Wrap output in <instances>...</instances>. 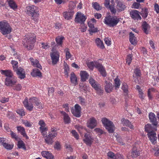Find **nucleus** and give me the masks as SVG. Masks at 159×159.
<instances>
[{
	"instance_id": "2",
	"label": "nucleus",
	"mask_w": 159,
	"mask_h": 159,
	"mask_svg": "<svg viewBox=\"0 0 159 159\" xmlns=\"http://www.w3.org/2000/svg\"><path fill=\"white\" fill-rule=\"evenodd\" d=\"M35 36L33 33H29L26 35L23 40V44L27 49H32L34 47V43L35 42Z\"/></svg>"
},
{
	"instance_id": "19",
	"label": "nucleus",
	"mask_w": 159,
	"mask_h": 159,
	"mask_svg": "<svg viewBox=\"0 0 159 159\" xmlns=\"http://www.w3.org/2000/svg\"><path fill=\"white\" fill-rule=\"evenodd\" d=\"M17 74L18 77L21 79L25 77V72L24 70L21 67H19L18 69L15 71Z\"/></svg>"
},
{
	"instance_id": "35",
	"label": "nucleus",
	"mask_w": 159,
	"mask_h": 159,
	"mask_svg": "<svg viewBox=\"0 0 159 159\" xmlns=\"http://www.w3.org/2000/svg\"><path fill=\"white\" fill-rule=\"evenodd\" d=\"M123 123L124 125L127 126H128L130 129H134V126L131 124V123L128 120H125L123 119Z\"/></svg>"
},
{
	"instance_id": "62",
	"label": "nucleus",
	"mask_w": 159,
	"mask_h": 159,
	"mask_svg": "<svg viewBox=\"0 0 159 159\" xmlns=\"http://www.w3.org/2000/svg\"><path fill=\"white\" fill-rule=\"evenodd\" d=\"M71 133L74 137L77 139H78L79 138V136L77 132L75 130H73L71 132Z\"/></svg>"
},
{
	"instance_id": "24",
	"label": "nucleus",
	"mask_w": 159,
	"mask_h": 159,
	"mask_svg": "<svg viewBox=\"0 0 159 159\" xmlns=\"http://www.w3.org/2000/svg\"><path fill=\"white\" fill-rule=\"evenodd\" d=\"M31 62V65L37 68L42 69V66L39 63V61L36 59H34L33 58L31 57L30 59Z\"/></svg>"
},
{
	"instance_id": "44",
	"label": "nucleus",
	"mask_w": 159,
	"mask_h": 159,
	"mask_svg": "<svg viewBox=\"0 0 159 159\" xmlns=\"http://www.w3.org/2000/svg\"><path fill=\"white\" fill-rule=\"evenodd\" d=\"M115 81V87L116 89H117L119 88L120 85V80L117 78H116L114 80Z\"/></svg>"
},
{
	"instance_id": "56",
	"label": "nucleus",
	"mask_w": 159,
	"mask_h": 159,
	"mask_svg": "<svg viewBox=\"0 0 159 159\" xmlns=\"http://www.w3.org/2000/svg\"><path fill=\"white\" fill-rule=\"evenodd\" d=\"M79 101L80 103L83 105H84L85 103V101L84 98H82L81 97H79L78 98Z\"/></svg>"
},
{
	"instance_id": "27",
	"label": "nucleus",
	"mask_w": 159,
	"mask_h": 159,
	"mask_svg": "<svg viewBox=\"0 0 159 159\" xmlns=\"http://www.w3.org/2000/svg\"><path fill=\"white\" fill-rule=\"evenodd\" d=\"M70 80L71 83L74 85L78 84L77 78L76 76L73 72H72L70 74Z\"/></svg>"
},
{
	"instance_id": "51",
	"label": "nucleus",
	"mask_w": 159,
	"mask_h": 159,
	"mask_svg": "<svg viewBox=\"0 0 159 159\" xmlns=\"http://www.w3.org/2000/svg\"><path fill=\"white\" fill-rule=\"evenodd\" d=\"M80 88L81 91H86L87 90L86 86L83 83H80L79 84Z\"/></svg>"
},
{
	"instance_id": "28",
	"label": "nucleus",
	"mask_w": 159,
	"mask_h": 159,
	"mask_svg": "<svg viewBox=\"0 0 159 159\" xmlns=\"http://www.w3.org/2000/svg\"><path fill=\"white\" fill-rule=\"evenodd\" d=\"M125 8V5L123 2L118 1L116 5V8L118 11H123Z\"/></svg>"
},
{
	"instance_id": "23",
	"label": "nucleus",
	"mask_w": 159,
	"mask_h": 159,
	"mask_svg": "<svg viewBox=\"0 0 159 159\" xmlns=\"http://www.w3.org/2000/svg\"><path fill=\"white\" fill-rule=\"evenodd\" d=\"M31 74L34 77L38 76L39 77H41L42 76L41 73L37 68L34 69L31 72Z\"/></svg>"
},
{
	"instance_id": "9",
	"label": "nucleus",
	"mask_w": 159,
	"mask_h": 159,
	"mask_svg": "<svg viewBox=\"0 0 159 159\" xmlns=\"http://www.w3.org/2000/svg\"><path fill=\"white\" fill-rule=\"evenodd\" d=\"M57 135V133L56 130L53 128H52L48 134L46 135L45 137V142L48 144H52L53 142L52 139L55 138Z\"/></svg>"
},
{
	"instance_id": "8",
	"label": "nucleus",
	"mask_w": 159,
	"mask_h": 159,
	"mask_svg": "<svg viewBox=\"0 0 159 159\" xmlns=\"http://www.w3.org/2000/svg\"><path fill=\"white\" fill-rule=\"evenodd\" d=\"M89 83L97 92V93L101 95L103 93V90L101 88L100 85L92 78L90 77L89 80Z\"/></svg>"
},
{
	"instance_id": "43",
	"label": "nucleus",
	"mask_w": 159,
	"mask_h": 159,
	"mask_svg": "<svg viewBox=\"0 0 159 159\" xmlns=\"http://www.w3.org/2000/svg\"><path fill=\"white\" fill-rule=\"evenodd\" d=\"M92 4L93 8L96 10L99 11L101 9V7L97 2H93Z\"/></svg>"
},
{
	"instance_id": "1",
	"label": "nucleus",
	"mask_w": 159,
	"mask_h": 159,
	"mask_svg": "<svg viewBox=\"0 0 159 159\" xmlns=\"http://www.w3.org/2000/svg\"><path fill=\"white\" fill-rule=\"evenodd\" d=\"M23 103L25 107L30 111H31L33 110V104L34 103H35L37 108H39L40 109L42 108V103L36 97L30 98L29 99V103L28 102L27 99H25V100L23 102Z\"/></svg>"
},
{
	"instance_id": "26",
	"label": "nucleus",
	"mask_w": 159,
	"mask_h": 159,
	"mask_svg": "<svg viewBox=\"0 0 159 159\" xmlns=\"http://www.w3.org/2000/svg\"><path fill=\"white\" fill-rule=\"evenodd\" d=\"M88 25L89 27V31L91 33H95L98 31L97 28L94 26V24L92 21H89L88 22Z\"/></svg>"
},
{
	"instance_id": "36",
	"label": "nucleus",
	"mask_w": 159,
	"mask_h": 159,
	"mask_svg": "<svg viewBox=\"0 0 159 159\" xmlns=\"http://www.w3.org/2000/svg\"><path fill=\"white\" fill-rule=\"evenodd\" d=\"M96 43L97 45L99 47L102 49H103L104 48V46L103 45V42L99 38H97L96 39Z\"/></svg>"
},
{
	"instance_id": "30",
	"label": "nucleus",
	"mask_w": 159,
	"mask_h": 159,
	"mask_svg": "<svg viewBox=\"0 0 159 159\" xmlns=\"http://www.w3.org/2000/svg\"><path fill=\"white\" fill-rule=\"evenodd\" d=\"M61 114L64 116V120L65 123L69 124L70 122V118L68 115L64 111H60Z\"/></svg>"
},
{
	"instance_id": "54",
	"label": "nucleus",
	"mask_w": 159,
	"mask_h": 159,
	"mask_svg": "<svg viewBox=\"0 0 159 159\" xmlns=\"http://www.w3.org/2000/svg\"><path fill=\"white\" fill-rule=\"evenodd\" d=\"M16 112L20 116H23L25 115V112L23 109H18Z\"/></svg>"
},
{
	"instance_id": "20",
	"label": "nucleus",
	"mask_w": 159,
	"mask_h": 159,
	"mask_svg": "<svg viewBox=\"0 0 159 159\" xmlns=\"http://www.w3.org/2000/svg\"><path fill=\"white\" fill-rule=\"evenodd\" d=\"M148 137L152 143H155L157 139L156 134L154 131H152L148 134Z\"/></svg>"
},
{
	"instance_id": "48",
	"label": "nucleus",
	"mask_w": 159,
	"mask_h": 159,
	"mask_svg": "<svg viewBox=\"0 0 159 159\" xmlns=\"http://www.w3.org/2000/svg\"><path fill=\"white\" fill-rule=\"evenodd\" d=\"M22 123L26 126L30 127L32 126V124L27 120H23L22 121Z\"/></svg>"
},
{
	"instance_id": "7",
	"label": "nucleus",
	"mask_w": 159,
	"mask_h": 159,
	"mask_svg": "<svg viewBox=\"0 0 159 159\" xmlns=\"http://www.w3.org/2000/svg\"><path fill=\"white\" fill-rule=\"evenodd\" d=\"M102 124L109 133H113L115 127L113 122L106 118H103L102 120Z\"/></svg>"
},
{
	"instance_id": "45",
	"label": "nucleus",
	"mask_w": 159,
	"mask_h": 159,
	"mask_svg": "<svg viewBox=\"0 0 159 159\" xmlns=\"http://www.w3.org/2000/svg\"><path fill=\"white\" fill-rule=\"evenodd\" d=\"M11 63L13 65V67L14 71L18 69V62L14 60H12Z\"/></svg>"
},
{
	"instance_id": "17",
	"label": "nucleus",
	"mask_w": 159,
	"mask_h": 159,
	"mask_svg": "<svg viewBox=\"0 0 159 159\" xmlns=\"http://www.w3.org/2000/svg\"><path fill=\"white\" fill-rule=\"evenodd\" d=\"M85 138L83 139L84 142L88 145L90 146L93 141V139L89 134L86 133L84 134Z\"/></svg>"
},
{
	"instance_id": "15",
	"label": "nucleus",
	"mask_w": 159,
	"mask_h": 159,
	"mask_svg": "<svg viewBox=\"0 0 159 159\" xmlns=\"http://www.w3.org/2000/svg\"><path fill=\"white\" fill-rule=\"evenodd\" d=\"M16 82V80L13 77L10 78V77H6L5 79V84L8 86L12 87Z\"/></svg>"
},
{
	"instance_id": "6",
	"label": "nucleus",
	"mask_w": 159,
	"mask_h": 159,
	"mask_svg": "<svg viewBox=\"0 0 159 159\" xmlns=\"http://www.w3.org/2000/svg\"><path fill=\"white\" fill-rule=\"evenodd\" d=\"M119 21V19L116 16H109L105 18L104 22L110 27H113L116 25Z\"/></svg>"
},
{
	"instance_id": "50",
	"label": "nucleus",
	"mask_w": 159,
	"mask_h": 159,
	"mask_svg": "<svg viewBox=\"0 0 159 159\" xmlns=\"http://www.w3.org/2000/svg\"><path fill=\"white\" fill-rule=\"evenodd\" d=\"M65 51L66 52V59L68 60L71 57V54L70 53L69 49L68 48H66Z\"/></svg>"
},
{
	"instance_id": "21",
	"label": "nucleus",
	"mask_w": 159,
	"mask_h": 159,
	"mask_svg": "<svg viewBox=\"0 0 159 159\" xmlns=\"http://www.w3.org/2000/svg\"><path fill=\"white\" fill-rule=\"evenodd\" d=\"M74 11L73 10H69L68 12H64L63 16L65 19L68 20L72 18L74 14Z\"/></svg>"
},
{
	"instance_id": "3",
	"label": "nucleus",
	"mask_w": 159,
	"mask_h": 159,
	"mask_svg": "<svg viewBox=\"0 0 159 159\" xmlns=\"http://www.w3.org/2000/svg\"><path fill=\"white\" fill-rule=\"evenodd\" d=\"M27 14L30 16L31 19L35 22H37L39 15L38 8L36 6L32 5L26 7Z\"/></svg>"
},
{
	"instance_id": "52",
	"label": "nucleus",
	"mask_w": 159,
	"mask_h": 159,
	"mask_svg": "<svg viewBox=\"0 0 159 159\" xmlns=\"http://www.w3.org/2000/svg\"><path fill=\"white\" fill-rule=\"evenodd\" d=\"M10 132L11 137L12 138L16 140H18L19 139V138L18 136L16 135V134L15 133H14L11 130H10Z\"/></svg>"
},
{
	"instance_id": "5",
	"label": "nucleus",
	"mask_w": 159,
	"mask_h": 159,
	"mask_svg": "<svg viewBox=\"0 0 159 159\" xmlns=\"http://www.w3.org/2000/svg\"><path fill=\"white\" fill-rule=\"evenodd\" d=\"M12 28L7 21L4 20L0 22V32L4 35L10 34Z\"/></svg>"
},
{
	"instance_id": "60",
	"label": "nucleus",
	"mask_w": 159,
	"mask_h": 159,
	"mask_svg": "<svg viewBox=\"0 0 159 159\" xmlns=\"http://www.w3.org/2000/svg\"><path fill=\"white\" fill-rule=\"evenodd\" d=\"M54 91V89L52 88H50L48 90V95L49 96H52L53 95Z\"/></svg>"
},
{
	"instance_id": "59",
	"label": "nucleus",
	"mask_w": 159,
	"mask_h": 159,
	"mask_svg": "<svg viewBox=\"0 0 159 159\" xmlns=\"http://www.w3.org/2000/svg\"><path fill=\"white\" fill-rule=\"evenodd\" d=\"M155 90L154 88H152L151 89H149L148 90V96L149 98L150 99H151L152 98V96L151 94V93L152 92H153Z\"/></svg>"
},
{
	"instance_id": "39",
	"label": "nucleus",
	"mask_w": 159,
	"mask_h": 159,
	"mask_svg": "<svg viewBox=\"0 0 159 159\" xmlns=\"http://www.w3.org/2000/svg\"><path fill=\"white\" fill-rule=\"evenodd\" d=\"M140 14L144 18H146L148 15V9L146 8L143 9L142 12L140 13Z\"/></svg>"
},
{
	"instance_id": "33",
	"label": "nucleus",
	"mask_w": 159,
	"mask_h": 159,
	"mask_svg": "<svg viewBox=\"0 0 159 159\" xmlns=\"http://www.w3.org/2000/svg\"><path fill=\"white\" fill-rule=\"evenodd\" d=\"M142 27L144 32L146 34H148V30L150 28L149 25L144 21L143 23Z\"/></svg>"
},
{
	"instance_id": "4",
	"label": "nucleus",
	"mask_w": 159,
	"mask_h": 159,
	"mask_svg": "<svg viewBox=\"0 0 159 159\" xmlns=\"http://www.w3.org/2000/svg\"><path fill=\"white\" fill-rule=\"evenodd\" d=\"M88 66L91 70H93L94 67L95 66L98 69L100 74L103 76H106V73L104 68L102 65L97 62L91 61L87 63Z\"/></svg>"
},
{
	"instance_id": "46",
	"label": "nucleus",
	"mask_w": 159,
	"mask_h": 159,
	"mask_svg": "<svg viewBox=\"0 0 159 159\" xmlns=\"http://www.w3.org/2000/svg\"><path fill=\"white\" fill-rule=\"evenodd\" d=\"M13 89L14 90H16L18 91L22 89V86L20 84H18L16 85V84L12 87Z\"/></svg>"
},
{
	"instance_id": "25",
	"label": "nucleus",
	"mask_w": 159,
	"mask_h": 159,
	"mask_svg": "<svg viewBox=\"0 0 159 159\" xmlns=\"http://www.w3.org/2000/svg\"><path fill=\"white\" fill-rule=\"evenodd\" d=\"M80 75L81 76V80L82 82L85 81L89 76L87 73L84 71H81Z\"/></svg>"
},
{
	"instance_id": "49",
	"label": "nucleus",
	"mask_w": 159,
	"mask_h": 159,
	"mask_svg": "<svg viewBox=\"0 0 159 159\" xmlns=\"http://www.w3.org/2000/svg\"><path fill=\"white\" fill-rule=\"evenodd\" d=\"M39 124L40 126V129L47 128L46 127V124L43 120H40L39 122Z\"/></svg>"
},
{
	"instance_id": "13",
	"label": "nucleus",
	"mask_w": 159,
	"mask_h": 159,
	"mask_svg": "<svg viewBox=\"0 0 159 159\" xmlns=\"http://www.w3.org/2000/svg\"><path fill=\"white\" fill-rule=\"evenodd\" d=\"M81 110V107L77 104L75 105L74 108L72 107L71 109L72 113L77 117H79L80 116Z\"/></svg>"
},
{
	"instance_id": "58",
	"label": "nucleus",
	"mask_w": 159,
	"mask_h": 159,
	"mask_svg": "<svg viewBox=\"0 0 159 159\" xmlns=\"http://www.w3.org/2000/svg\"><path fill=\"white\" fill-rule=\"evenodd\" d=\"M122 89L123 90L124 92L126 93V95L127 94L128 88L126 84H124L122 86Z\"/></svg>"
},
{
	"instance_id": "22",
	"label": "nucleus",
	"mask_w": 159,
	"mask_h": 159,
	"mask_svg": "<svg viewBox=\"0 0 159 159\" xmlns=\"http://www.w3.org/2000/svg\"><path fill=\"white\" fill-rule=\"evenodd\" d=\"M149 118L150 122L152 123L153 125L156 126L157 125L158 122L157 121V118L153 113H150L149 114Z\"/></svg>"
},
{
	"instance_id": "10",
	"label": "nucleus",
	"mask_w": 159,
	"mask_h": 159,
	"mask_svg": "<svg viewBox=\"0 0 159 159\" xmlns=\"http://www.w3.org/2000/svg\"><path fill=\"white\" fill-rule=\"evenodd\" d=\"M86 17L81 12L77 13L76 15L75 20V21L80 23V26L82 27L84 26V22L86 19Z\"/></svg>"
},
{
	"instance_id": "37",
	"label": "nucleus",
	"mask_w": 159,
	"mask_h": 159,
	"mask_svg": "<svg viewBox=\"0 0 159 159\" xmlns=\"http://www.w3.org/2000/svg\"><path fill=\"white\" fill-rule=\"evenodd\" d=\"M64 37H60L58 36L56 39V42L57 45H61V46L63 41L62 40L64 39Z\"/></svg>"
},
{
	"instance_id": "31",
	"label": "nucleus",
	"mask_w": 159,
	"mask_h": 159,
	"mask_svg": "<svg viewBox=\"0 0 159 159\" xmlns=\"http://www.w3.org/2000/svg\"><path fill=\"white\" fill-rule=\"evenodd\" d=\"M41 154L43 157H45L47 159H53V156L48 151H43Z\"/></svg>"
},
{
	"instance_id": "29",
	"label": "nucleus",
	"mask_w": 159,
	"mask_h": 159,
	"mask_svg": "<svg viewBox=\"0 0 159 159\" xmlns=\"http://www.w3.org/2000/svg\"><path fill=\"white\" fill-rule=\"evenodd\" d=\"M17 129L18 131L20 132L21 134L23 136V137H25L26 139H28L29 137L27 136L25 131V129L24 127L21 126H18L17 127Z\"/></svg>"
},
{
	"instance_id": "55",
	"label": "nucleus",
	"mask_w": 159,
	"mask_h": 159,
	"mask_svg": "<svg viewBox=\"0 0 159 159\" xmlns=\"http://www.w3.org/2000/svg\"><path fill=\"white\" fill-rule=\"evenodd\" d=\"M132 56L130 55H129L127 56L126 58V62L128 65H129L132 60Z\"/></svg>"
},
{
	"instance_id": "40",
	"label": "nucleus",
	"mask_w": 159,
	"mask_h": 159,
	"mask_svg": "<svg viewBox=\"0 0 159 159\" xmlns=\"http://www.w3.org/2000/svg\"><path fill=\"white\" fill-rule=\"evenodd\" d=\"M108 159H116V157L112 152H109L107 154Z\"/></svg>"
},
{
	"instance_id": "34",
	"label": "nucleus",
	"mask_w": 159,
	"mask_h": 159,
	"mask_svg": "<svg viewBox=\"0 0 159 159\" xmlns=\"http://www.w3.org/2000/svg\"><path fill=\"white\" fill-rule=\"evenodd\" d=\"M2 73L5 75L7 77H13V75L11 71L10 70H1Z\"/></svg>"
},
{
	"instance_id": "57",
	"label": "nucleus",
	"mask_w": 159,
	"mask_h": 159,
	"mask_svg": "<svg viewBox=\"0 0 159 159\" xmlns=\"http://www.w3.org/2000/svg\"><path fill=\"white\" fill-rule=\"evenodd\" d=\"M110 9L111 11L113 14H115L116 12V10L115 8L113 5H111L108 7Z\"/></svg>"
},
{
	"instance_id": "18",
	"label": "nucleus",
	"mask_w": 159,
	"mask_h": 159,
	"mask_svg": "<svg viewBox=\"0 0 159 159\" xmlns=\"http://www.w3.org/2000/svg\"><path fill=\"white\" fill-rule=\"evenodd\" d=\"M87 126L91 129L94 128L97 125V121L94 117L90 118L87 123Z\"/></svg>"
},
{
	"instance_id": "61",
	"label": "nucleus",
	"mask_w": 159,
	"mask_h": 159,
	"mask_svg": "<svg viewBox=\"0 0 159 159\" xmlns=\"http://www.w3.org/2000/svg\"><path fill=\"white\" fill-rule=\"evenodd\" d=\"M134 73L137 76H139L141 75L140 70L139 68H136L134 70Z\"/></svg>"
},
{
	"instance_id": "16",
	"label": "nucleus",
	"mask_w": 159,
	"mask_h": 159,
	"mask_svg": "<svg viewBox=\"0 0 159 159\" xmlns=\"http://www.w3.org/2000/svg\"><path fill=\"white\" fill-rule=\"evenodd\" d=\"M129 14L131 17L134 20L141 19V17L140 15V13L137 10H132L130 11Z\"/></svg>"
},
{
	"instance_id": "38",
	"label": "nucleus",
	"mask_w": 159,
	"mask_h": 159,
	"mask_svg": "<svg viewBox=\"0 0 159 159\" xmlns=\"http://www.w3.org/2000/svg\"><path fill=\"white\" fill-rule=\"evenodd\" d=\"M8 4L9 6L12 8L14 9L17 7V5L15 2L12 0H7Z\"/></svg>"
},
{
	"instance_id": "32",
	"label": "nucleus",
	"mask_w": 159,
	"mask_h": 159,
	"mask_svg": "<svg viewBox=\"0 0 159 159\" xmlns=\"http://www.w3.org/2000/svg\"><path fill=\"white\" fill-rule=\"evenodd\" d=\"M129 41L132 44H136L137 43V41L134 34L131 32L129 33Z\"/></svg>"
},
{
	"instance_id": "42",
	"label": "nucleus",
	"mask_w": 159,
	"mask_h": 159,
	"mask_svg": "<svg viewBox=\"0 0 159 159\" xmlns=\"http://www.w3.org/2000/svg\"><path fill=\"white\" fill-rule=\"evenodd\" d=\"M145 130L146 132L148 133H149L152 130V127L151 125L150 124H148L145 126Z\"/></svg>"
},
{
	"instance_id": "53",
	"label": "nucleus",
	"mask_w": 159,
	"mask_h": 159,
	"mask_svg": "<svg viewBox=\"0 0 159 159\" xmlns=\"http://www.w3.org/2000/svg\"><path fill=\"white\" fill-rule=\"evenodd\" d=\"M40 129L41 131V133L43 136H44L46 135L47 133V131L48 130L47 127L44 128H42V129Z\"/></svg>"
},
{
	"instance_id": "64",
	"label": "nucleus",
	"mask_w": 159,
	"mask_h": 159,
	"mask_svg": "<svg viewBox=\"0 0 159 159\" xmlns=\"http://www.w3.org/2000/svg\"><path fill=\"white\" fill-rule=\"evenodd\" d=\"M69 70V68L68 65L66 64L65 65V74L68 76V71Z\"/></svg>"
},
{
	"instance_id": "63",
	"label": "nucleus",
	"mask_w": 159,
	"mask_h": 159,
	"mask_svg": "<svg viewBox=\"0 0 159 159\" xmlns=\"http://www.w3.org/2000/svg\"><path fill=\"white\" fill-rule=\"evenodd\" d=\"M105 43L107 45L110 46L111 44V42L108 38H106L104 39Z\"/></svg>"
},
{
	"instance_id": "14",
	"label": "nucleus",
	"mask_w": 159,
	"mask_h": 159,
	"mask_svg": "<svg viewBox=\"0 0 159 159\" xmlns=\"http://www.w3.org/2000/svg\"><path fill=\"white\" fill-rule=\"evenodd\" d=\"M105 91L107 93H110L113 90V86L110 82L109 79L105 80Z\"/></svg>"
},
{
	"instance_id": "11",
	"label": "nucleus",
	"mask_w": 159,
	"mask_h": 159,
	"mask_svg": "<svg viewBox=\"0 0 159 159\" xmlns=\"http://www.w3.org/2000/svg\"><path fill=\"white\" fill-rule=\"evenodd\" d=\"M140 154V152L139 151L136 147H134L132 149L131 152L128 153L127 157L129 159H130V157L133 158H134L139 156Z\"/></svg>"
},
{
	"instance_id": "47",
	"label": "nucleus",
	"mask_w": 159,
	"mask_h": 159,
	"mask_svg": "<svg viewBox=\"0 0 159 159\" xmlns=\"http://www.w3.org/2000/svg\"><path fill=\"white\" fill-rule=\"evenodd\" d=\"M5 148L8 150L11 149L13 147L12 144H9L7 143H6L5 144H3V146Z\"/></svg>"
},
{
	"instance_id": "12",
	"label": "nucleus",
	"mask_w": 159,
	"mask_h": 159,
	"mask_svg": "<svg viewBox=\"0 0 159 159\" xmlns=\"http://www.w3.org/2000/svg\"><path fill=\"white\" fill-rule=\"evenodd\" d=\"M50 54L51 59L52 61V63L53 65L56 64L59 61L60 57L59 52L57 50H54L52 51Z\"/></svg>"
},
{
	"instance_id": "41",
	"label": "nucleus",
	"mask_w": 159,
	"mask_h": 159,
	"mask_svg": "<svg viewBox=\"0 0 159 159\" xmlns=\"http://www.w3.org/2000/svg\"><path fill=\"white\" fill-rule=\"evenodd\" d=\"M18 146L19 148H22L25 150L26 149L25 144L23 142L22 140L19 141L18 142Z\"/></svg>"
}]
</instances>
